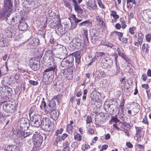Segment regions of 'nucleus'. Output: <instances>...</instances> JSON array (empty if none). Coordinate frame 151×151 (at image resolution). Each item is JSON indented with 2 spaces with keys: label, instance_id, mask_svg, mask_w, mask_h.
<instances>
[{
  "label": "nucleus",
  "instance_id": "1",
  "mask_svg": "<svg viewBox=\"0 0 151 151\" xmlns=\"http://www.w3.org/2000/svg\"><path fill=\"white\" fill-rule=\"evenodd\" d=\"M41 127L43 129L46 131L51 132L53 130L54 125L52 124L50 119L47 117H45L42 120Z\"/></svg>",
  "mask_w": 151,
  "mask_h": 151
},
{
  "label": "nucleus",
  "instance_id": "2",
  "mask_svg": "<svg viewBox=\"0 0 151 151\" xmlns=\"http://www.w3.org/2000/svg\"><path fill=\"white\" fill-rule=\"evenodd\" d=\"M109 104L107 102H106L104 104V109L106 112L109 111L110 112L114 111V109L116 108L117 101L116 100L110 99L109 101Z\"/></svg>",
  "mask_w": 151,
  "mask_h": 151
},
{
  "label": "nucleus",
  "instance_id": "3",
  "mask_svg": "<svg viewBox=\"0 0 151 151\" xmlns=\"http://www.w3.org/2000/svg\"><path fill=\"white\" fill-rule=\"evenodd\" d=\"M12 89L11 87H0V96L3 99L10 98Z\"/></svg>",
  "mask_w": 151,
  "mask_h": 151
},
{
  "label": "nucleus",
  "instance_id": "4",
  "mask_svg": "<svg viewBox=\"0 0 151 151\" xmlns=\"http://www.w3.org/2000/svg\"><path fill=\"white\" fill-rule=\"evenodd\" d=\"M3 108L4 110L7 113H12L15 110V105L10 103L9 101H4L3 102Z\"/></svg>",
  "mask_w": 151,
  "mask_h": 151
},
{
  "label": "nucleus",
  "instance_id": "5",
  "mask_svg": "<svg viewBox=\"0 0 151 151\" xmlns=\"http://www.w3.org/2000/svg\"><path fill=\"white\" fill-rule=\"evenodd\" d=\"M62 95L59 94L54 96L51 101H50L48 104V106L52 108V109H55L56 108V102L58 104L61 101Z\"/></svg>",
  "mask_w": 151,
  "mask_h": 151
},
{
  "label": "nucleus",
  "instance_id": "6",
  "mask_svg": "<svg viewBox=\"0 0 151 151\" xmlns=\"http://www.w3.org/2000/svg\"><path fill=\"white\" fill-rule=\"evenodd\" d=\"M74 61V58L72 55H69L65 57L61 61V66L62 67H65L71 65Z\"/></svg>",
  "mask_w": 151,
  "mask_h": 151
},
{
  "label": "nucleus",
  "instance_id": "7",
  "mask_svg": "<svg viewBox=\"0 0 151 151\" xmlns=\"http://www.w3.org/2000/svg\"><path fill=\"white\" fill-rule=\"evenodd\" d=\"M19 128L22 131L27 130L29 126V120L25 118H22L19 122Z\"/></svg>",
  "mask_w": 151,
  "mask_h": 151
},
{
  "label": "nucleus",
  "instance_id": "8",
  "mask_svg": "<svg viewBox=\"0 0 151 151\" xmlns=\"http://www.w3.org/2000/svg\"><path fill=\"white\" fill-rule=\"evenodd\" d=\"M106 114V113L102 112L96 115L95 117V122L96 124H102L104 122L107 118Z\"/></svg>",
  "mask_w": 151,
  "mask_h": 151
},
{
  "label": "nucleus",
  "instance_id": "9",
  "mask_svg": "<svg viewBox=\"0 0 151 151\" xmlns=\"http://www.w3.org/2000/svg\"><path fill=\"white\" fill-rule=\"evenodd\" d=\"M61 72L64 76H65L66 78L68 80H70L73 78V70L71 67H68L63 70H62Z\"/></svg>",
  "mask_w": 151,
  "mask_h": 151
},
{
  "label": "nucleus",
  "instance_id": "10",
  "mask_svg": "<svg viewBox=\"0 0 151 151\" xmlns=\"http://www.w3.org/2000/svg\"><path fill=\"white\" fill-rule=\"evenodd\" d=\"M33 142L34 145L36 147H40L43 141V137L38 134L34 135L33 136Z\"/></svg>",
  "mask_w": 151,
  "mask_h": 151
},
{
  "label": "nucleus",
  "instance_id": "11",
  "mask_svg": "<svg viewBox=\"0 0 151 151\" xmlns=\"http://www.w3.org/2000/svg\"><path fill=\"white\" fill-rule=\"evenodd\" d=\"M142 16V19L146 22L151 24V10H144Z\"/></svg>",
  "mask_w": 151,
  "mask_h": 151
},
{
  "label": "nucleus",
  "instance_id": "12",
  "mask_svg": "<svg viewBox=\"0 0 151 151\" xmlns=\"http://www.w3.org/2000/svg\"><path fill=\"white\" fill-rule=\"evenodd\" d=\"M12 13V12H9L3 8L2 10L0 13V20L5 19L7 22Z\"/></svg>",
  "mask_w": 151,
  "mask_h": 151
},
{
  "label": "nucleus",
  "instance_id": "13",
  "mask_svg": "<svg viewBox=\"0 0 151 151\" xmlns=\"http://www.w3.org/2000/svg\"><path fill=\"white\" fill-rule=\"evenodd\" d=\"M29 65L34 70H37L39 69V62L35 58H32L29 60Z\"/></svg>",
  "mask_w": 151,
  "mask_h": 151
},
{
  "label": "nucleus",
  "instance_id": "14",
  "mask_svg": "<svg viewBox=\"0 0 151 151\" xmlns=\"http://www.w3.org/2000/svg\"><path fill=\"white\" fill-rule=\"evenodd\" d=\"M57 66L54 65L44 70V73L43 75L50 78L54 74V72Z\"/></svg>",
  "mask_w": 151,
  "mask_h": 151
},
{
  "label": "nucleus",
  "instance_id": "15",
  "mask_svg": "<svg viewBox=\"0 0 151 151\" xmlns=\"http://www.w3.org/2000/svg\"><path fill=\"white\" fill-rule=\"evenodd\" d=\"M16 34L15 27L13 26H9L7 27L6 30L5 35L8 37H12Z\"/></svg>",
  "mask_w": 151,
  "mask_h": 151
},
{
  "label": "nucleus",
  "instance_id": "16",
  "mask_svg": "<svg viewBox=\"0 0 151 151\" xmlns=\"http://www.w3.org/2000/svg\"><path fill=\"white\" fill-rule=\"evenodd\" d=\"M13 0H4L3 8L9 12H12Z\"/></svg>",
  "mask_w": 151,
  "mask_h": 151
},
{
  "label": "nucleus",
  "instance_id": "17",
  "mask_svg": "<svg viewBox=\"0 0 151 151\" xmlns=\"http://www.w3.org/2000/svg\"><path fill=\"white\" fill-rule=\"evenodd\" d=\"M20 22L18 17L15 16L12 17H9L7 22L9 24L12 26Z\"/></svg>",
  "mask_w": 151,
  "mask_h": 151
},
{
  "label": "nucleus",
  "instance_id": "18",
  "mask_svg": "<svg viewBox=\"0 0 151 151\" xmlns=\"http://www.w3.org/2000/svg\"><path fill=\"white\" fill-rule=\"evenodd\" d=\"M101 63L103 68H107L110 67V64L112 63V60L108 58L106 59L103 58L102 59Z\"/></svg>",
  "mask_w": 151,
  "mask_h": 151
},
{
  "label": "nucleus",
  "instance_id": "19",
  "mask_svg": "<svg viewBox=\"0 0 151 151\" xmlns=\"http://www.w3.org/2000/svg\"><path fill=\"white\" fill-rule=\"evenodd\" d=\"M81 52L79 51H76L70 55H73V57L74 56L76 59V66H78L79 63H80L81 58Z\"/></svg>",
  "mask_w": 151,
  "mask_h": 151
},
{
  "label": "nucleus",
  "instance_id": "20",
  "mask_svg": "<svg viewBox=\"0 0 151 151\" xmlns=\"http://www.w3.org/2000/svg\"><path fill=\"white\" fill-rule=\"evenodd\" d=\"M86 5L87 8L91 10H96L97 9L95 0H94L93 2L91 1L89 2H87Z\"/></svg>",
  "mask_w": 151,
  "mask_h": 151
},
{
  "label": "nucleus",
  "instance_id": "21",
  "mask_svg": "<svg viewBox=\"0 0 151 151\" xmlns=\"http://www.w3.org/2000/svg\"><path fill=\"white\" fill-rule=\"evenodd\" d=\"M72 42L74 46H76V47L78 48L82 47H84V46H86L84 43H82L81 40L79 38H74L72 41Z\"/></svg>",
  "mask_w": 151,
  "mask_h": 151
},
{
  "label": "nucleus",
  "instance_id": "22",
  "mask_svg": "<svg viewBox=\"0 0 151 151\" xmlns=\"http://www.w3.org/2000/svg\"><path fill=\"white\" fill-rule=\"evenodd\" d=\"M8 40L3 37L0 34V47H3L7 46L8 45Z\"/></svg>",
  "mask_w": 151,
  "mask_h": 151
},
{
  "label": "nucleus",
  "instance_id": "23",
  "mask_svg": "<svg viewBox=\"0 0 151 151\" xmlns=\"http://www.w3.org/2000/svg\"><path fill=\"white\" fill-rule=\"evenodd\" d=\"M95 30H92L90 32L91 37V41L93 43H94L98 40L99 37L97 34L95 33Z\"/></svg>",
  "mask_w": 151,
  "mask_h": 151
},
{
  "label": "nucleus",
  "instance_id": "24",
  "mask_svg": "<svg viewBox=\"0 0 151 151\" xmlns=\"http://www.w3.org/2000/svg\"><path fill=\"white\" fill-rule=\"evenodd\" d=\"M59 111L54 109L52 110L50 113V115L51 117L54 120H57L59 116Z\"/></svg>",
  "mask_w": 151,
  "mask_h": 151
},
{
  "label": "nucleus",
  "instance_id": "25",
  "mask_svg": "<svg viewBox=\"0 0 151 151\" xmlns=\"http://www.w3.org/2000/svg\"><path fill=\"white\" fill-rule=\"evenodd\" d=\"M96 19L97 22L101 27L104 29L106 28L105 23L103 19V18L99 16L96 17Z\"/></svg>",
  "mask_w": 151,
  "mask_h": 151
},
{
  "label": "nucleus",
  "instance_id": "26",
  "mask_svg": "<svg viewBox=\"0 0 151 151\" xmlns=\"http://www.w3.org/2000/svg\"><path fill=\"white\" fill-rule=\"evenodd\" d=\"M2 83L4 86V87H5L6 88L10 87V86H11V83L8 77H4L2 80Z\"/></svg>",
  "mask_w": 151,
  "mask_h": 151
},
{
  "label": "nucleus",
  "instance_id": "27",
  "mask_svg": "<svg viewBox=\"0 0 151 151\" xmlns=\"http://www.w3.org/2000/svg\"><path fill=\"white\" fill-rule=\"evenodd\" d=\"M41 118L42 116L40 115L37 114H34L30 119V122H34L35 123L37 121L41 120Z\"/></svg>",
  "mask_w": 151,
  "mask_h": 151
},
{
  "label": "nucleus",
  "instance_id": "28",
  "mask_svg": "<svg viewBox=\"0 0 151 151\" xmlns=\"http://www.w3.org/2000/svg\"><path fill=\"white\" fill-rule=\"evenodd\" d=\"M20 24L19 25L18 27L20 30L22 31L26 30L27 29V24L26 22L21 23L19 22Z\"/></svg>",
  "mask_w": 151,
  "mask_h": 151
},
{
  "label": "nucleus",
  "instance_id": "29",
  "mask_svg": "<svg viewBox=\"0 0 151 151\" xmlns=\"http://www.w3.org/2000/svg\"><path fill=\"white\" fill-rule=\"evenodd\" d=\"M75 11L79 15L83 14V9L81 8L80 5H78L74 7Z\"/></svg>",
  "mask_w": 151,
  "mask_h": 151
},
{
  "label": "nucleus",
  "instance_id": "30",
  "mask_svg": "<svg viewBox=\"0 0 151 151\" xmlns=\"http://www.w3.org/2000/svg\"><path fill=\"white\" fill-rule=\"evenodd\" d=\"M135 127L136 131V136L137 137V140L140 141L141 140L140 133L141 132L142 128L141 127Z\"/></svg>",
  "mask_w": 151,
  "mask_h": 151
},
{
  "label": "nucleus",
  "instance_id": "31",
  "mask_svg": "<svg viewBox=\"0 0 151 151\" xmlns=\"http://www.w3.org/2000/svg\"><path fill=\"white\" fill-rule=\"evenodd\" d=\"M24 131L21 130L20 128L19 130L17 129L16 130H14L13 133L14 134L16 135L19 138H23L22 136L23 134L22 133H23Z\"/></svg>",
  "mask_w": 151,
  "mask_h": 151
},
{
  "label": "nucleus",
  "instance_id": "32",
  "mask_svg": "<svg viewBox=\"0 0 151 151\" xmlns=\"http://www.w3.org/2000/svg\"><path fill=\"white\" fill-rule=\"evenodd\" d=\"M80 26H85L86 27H89L91 25V22L89 20L84 21L79 24Z\"/></svg>",
  "mask_w": 151,
  "mask_h": 151
},
{
  "label": "nucleus",
  "instance_id": "33",
  "mask_svg": "<svg viewBox=\"0 0 151 151\" xmlns=\"http://www.w3.org/2000/svg\"><path fill=\"white\" fill-rule=\"evenodd\" d=\"M50 78V77L43 75L42 79V81L43 83L45 85L50 84L51 82Z\"/></svg>",
  "mask_w": 151,
  "mask_h": 151
},
{
  "label": "nucleus",
  "instance_id": "34",
  "mask_svg": "<svg viewBox=\"0 0 151 151\" xmlns=\"http://www.w3.org/2000/svg\"><path fill=\"white\" fill-rule=\"evenodd\" d=\"M88 34V30H83V35L86 39V40H85L84 42V45L85 46H87L89 43Z\"/></svg>",
  "mask_w": 151,
  "mask_h": 151
},
{
  "label": "nucleus",
  "instance_id": "35",
  "mask_svg": "<svg viewBox=\"0 0 151 151\" xmlns=\"http://www.w3.org/2000/svg\"><path fill=\"white\" fill-rule=\"evenodd\" d=\"M115 34H116L117 35V36H118L119 40L120 41H121L122 38L123 36V33L120 32H119L116 31H115L113 32H111V36H113Z\"/></svg>",
  "mask_w": 151,
  "mask_h": 151
},
{
  "label": "nucleus",
  "instance_id": "36",
  "mask_svg": "<svg viewBox=\"0 0 151 151\" xmlns=\"http://www.w3.org/2000/svg\"><path fill=\"white\" fill-rule=\"evenodd\" d=\"M97 91H93L91 95V99L93 101H97L98 99L99 96L96 95Z\"/></svg>",
  "mask_w": 151,
  "mask_h": 151
},
{
  "label": "nucleus",
  "instance_id": "37",
  "mask_svg": "<svg viewBox=\"0 0 151 151\" xmlns=\"http://www.w3.org/2000/svg\"><path fill=\"white\" fill-rule=\"evenodd\" d=\"M42 120L39 121H37L36 122H31V125L33 127H38L40 126H42Z\"/></svg>",
  "mask_w": 151,
  "mask_h": 151
},
{
  "label": "nucleus",
  "instance_id": "38",
  "mask_svg": "<svg viewBox=\"0 0 151 151\" xmlns=\"http://www.w3.org/2000/svg\"><path fill=\"white\" fill-rule=\"evenodd\" d=\"M138 38L137 39V41H139L140 43H142L143 40L144 38V35L141 33H139L137 35Z\"/></svg>",
  "mask_w": 151,
  "mask_h": 151
},
{
  "label": "nucleus",
  "instance_id": "39",
  "mask_svg": "<svg viewBox=\"0 0 151 151\" xmlns=\"http://www.w3.org/2000/svg\"><path fill=\"white\" fill-rule=\"evenodd\" d=\"M4 123H5V125H6L10 122H12V117L11 116H7L4 120Z\"/></svg>",
  "mask_w": 151,
  "mask_h": 151
},
{
  "label": "nucleus",
  "instance_id": "40",
  "mask_svg": "<svg viewBox=\"0 0 151 151\" xmlns=\"http://www.w3.org/2000/svg\"><path fill=\"white\" fill-rule=\"evenodd\" d=\"M61 141L62 140L61 138V137L60 136H57L55 138L53 144L55 146H57L58 142Z\"/></svg>",
  "mask_w": 151,
  "mask_h": 151
},
{
  "label": "nucleus",
  "instance_id": "41",
  "mask_svg": "<svg viewBox=\"0 0 151 151\" xmlns=\"http://www.w3.org/2000/svg\"><path fill=\"white\" fill-rule=\"evenodd\" d=\"M117 51L119 55L121 56L122 58V57H123L125 55L124 54V51L122 49L118 48L117 49Z\"/></svg>",
  "mask_w": 151,
  "mask_h": 151
},
{
  "label": "nucleus",
  "instance_id": "42",
  "mask_svg": "<svg viewBox=\"0 0 151 151\" xmlns=\"http://www.w3.org/2000/svg\"><path fill=\"white\" fill-rule=\"evenodd\" d=\"M21 76L19 74H16L14 78L16 81L17 83H20L21 82V80L20 79Z\"/></svg>",
  "mask_w": 151,
  "mask_h": 151
},
{
  "label": "nucleus",
  "instance_id": "43",
  "mask_svg": "<svg viewBox=\"0 0 151 151\" xmlns=\"http://www.w3.org/2000/svg\"><path fill=\"white\" fill-rule=\"evenodd\" d=\"M53 110L54 109H52V108L48 106L44 109L45 112L46 114H48V113L50 114L52 110Z\"/></svg>",
  "mask_w": 151,
  "mask_h": 151
},
{
  "label": "nucleus",
  "instance_id": "44",
  "mask_svg": "<svg viewBox=\"0 0 151 151\" xmlns=\"http://www.w3.org/2000/svg\"><path fill=\"white\" fill-rule=\"evenodd\" d=\"M120 22L122 26V28L123 29L127 27V25L125 24V22L123 18H120Z\"/></svg>",
  "mask_w": 151,
  "mask_h": 151
},
{
  "label": "nucleus",
  "instance_id": "45",
  "mask_svg": "<svg viewBox=\"0 0 151 151\" xmlns=\"http://www.w3.org/2000/svg\"><path fill=\"white\" fill-rule=\"evenodd\" d=\"M73 128V126L70 124H68L67 126V130L69 133L72 132V130Z\"/></svg>",
  "mask_w": 151,
  "mask_h": 151
},
{
  "label": "nucleus",
  "instance_id": "46",
  "mask_svg": "<svg viewBox=\"0 0 151 151\" xmlns=\"http://www.w3.org/2000/svg\"><path fill=\"white\" fill-rule=\"evenodd\" d=\"M36 108L35 106H33L30 108L29 112V115L30 116L31 115L33 112L36 111Z\"/></svg>",
  "mask_w": 151,
  "mask_h": 151
},
{
  "label": "nucleus",
  "instance_id": "47",
  "mask_svg": "<svg viewBox=\"0 0 151 151\" xmlns=\"http://www.w3.org/2000/svg\"><path fill=\"white\" fill-rule=\"evenodd\" d=\"M105 55V54L104 52H97L95 54V55L97 58L99 57H102L104 56Z\"/></svg>",
  "mask_w": 151,
  "mask_h": 151
},
{
  "label": "nucleus",
  "instance_id": "48",
  "mask_svg": "<svg viewBox=\"0 0 151 151\" xmlns=\"http://www.w3.org/2000/svg\"><path fill=\"white\" fill-rule=\"evenodd\" d=\"M98 2V4L99 6L103 9H105V7L104 4L102 3V1L101 0H97Z\"/></svg>",
  "mask_w": 151,
  "mask_h": 151
},
{
  "label": "nucleus",
  "instance_id": "49",
  "mask_svg": "<svg viewBox=\"0 0 151 151\" xmlns=\"http://www.w3.org/2000/svg\"><path fill=\"white\" fill-rule=\"evenodd\" d=\"M86 123L87 124H90L92 122V119L90 116H88L86 120Z\"/></svg>",
  "mask_w": 151,
  "mask_h": 151
},
{
  "label": "nucleus",
  "instance_id": "50",
  "mask_svg": "<svg viewBox=\"0 0 151 151\" xmlns=\"http://www.w3.org/2000/svg\"><path fill=\"white\" fill-rule=\"evenodd\" d=\"M64 5L68 8H69L70 7V2L67 0H63Z\"/></svg>",
  "mask_w": 151,
  "mask_h": 151
},
{
  "label": "nucleus",
  "instance_id": "51",
  "mask_svg": "<svg viewBox=\"0 0 151 151\" xmlns=\"http://www.w3.org/2000/svg\"><path fill=\"white\" fill-rule=\"evenodd\" d=\"M12 145H6L4 148L5 151H11V149L12 148Z\"/></svg>",
  "mask_w": 151,
  "mask_h": 151
},
{
  "label": "nucleus",
  "instance_id": "52",
  "mask_svg": "<svg viewBox=\"0 0 151 151\" xmlns=\"http://www.w3.org/2000/svg\"><path fill=\"white\" fill-rule=\"evenodd\" d=\"M136 30V27H132L130 28L129 29V32L130 34L132 35L134 34V31Z\"/></svg>",
  "mask_w": 151,
  "mask_h": 151
},
{
  "label": "nucleus",
  "instance_id": "53",
  "mask_svg": "<svg viewBox=\"0 0 151 151\" xmlns=\"http://www.w3.org/2000/svg\"><path fill=\"white\" fill-rule=\"evenodd\" d=\"M74 139L76 140L80 141L81 140L82 137L81 135L78 134L75 136Z\"/></svg>",
  "mask_w": 151,
  "mask_h": 151
},
{
  "label": "nucleus",
  "instance_id": "54",
  "mask_svg": "<svg viewBox=\"0 0 151 151\" xmlns=\"http://www.w3.org/2000/svg\"><path fill=\"white\" fill-rule=\"evenodd\" d=\"M63 130V129L62 128H60V129L57 130L55 133V135L57 136L59 134H61Z\"/></svg>",
  "mask_w": 151,
  "mask_h": 151
},
{
  "label": "nucleus",
  "instance_id": "55",
  "mask_svg": "<svg viewBox=\"0 0 151 151\" xmlns=\"http://www.w3.org/2000/svg\"><path fill=\"white\" fill-rule=\"evenodd\" d=\"M11 151H19V148L16 145H12Z\"/></svg>",
  "mask_w": 151,
  "mask_h": 151
},
{
  "label": "nucleus",
  "instance_id": "56",
  "mask_svg": "<svg viewBox=\"0 0 151 151\" xmlns=\"http://www.w3.org/2000/svg\"><path fill=\"white\" fill-rule=\"evenodd\" d=\"M29 82L30 84L33 86L36 85L38 84V82L32 80H29Z\"/></svg>",
  "mask_w": 151,
  "mask_h": 151
},
{
  "label": "nucleus",
  "instance_id": "57",
  "mask_svg": "<svg viewBox=\"0 0 151 151\" xmlns=\"http://www.w3.org/2000/svg\"><path fill=\"white\" fill-rule=\"evenodd\" d=\"M151 35L150 34H148L147 35L145 36L146 40L148 42H150V41Z\"/></svg>",
  "mask_w": 151,
  "mask_h": 151
},
{
  "label": "nucleus",
  "instance_id": "58",
  "mask_svg": "<svg viewBox=\"0 0 151 151\" xmlns=\"http://www.w3.org/2000/svg\"><path fill=\"white\" fill-rule=\"evenodd\" d=\"M142 122L144 124L148 125V122L146 116H145L144 118L143 119V120Z\"/></svg>",
  "mask_w": 151,
  "mask_h": 151
},
{
  "label": "nucleus",
  "instance_id": "59",
  "mask_svg": "<svg viewBox=\"0 0 151 151\" xmlns=\"http://www.w3.org/2000/svg\"><path fill=\"white\" fill-rule=\"evenodd\" d=\"M48 59V57L47 55L45 53L43 58V60L44 61L45 63H47V60Z\"/></svg>",
  "mask_w": 151,
  "mask_h": 151
},
{
  "label": "nucleus",
  "instance_id": "60",
  "mask_svg": "<svg viewBox=\"0 0 151 151\" xmlns=\"http://www.w3.org/2000/svg\"><path fill=\"white\" fill-rule=\"evenodd\" d=\"M23 136H22L23 138H25L29 135V133H28L27 132H25V131H23Z\"/></svg>",
  "mask_w": 151,
  "mask_h": 151
},
{
  "label": "nucleus",
  "instance_id": "61",
  "mask_svg": "<svg viewBox=\"0 0 151 151\" xmlns=\"http://www.w3.org/2000/svg\"><path fill=\"white\" fill-rule=\"evenodd\" d=\"M68 136V134L66 133L63 134L61 137V139L62 140H64Z\"/></svg>",
  "mask_w": 151,
  "mask_h": 151
},
{
  "label": "nucleus",
  "instance_id": "62",
  "mask_svg": "<svg viewBox=\"0 0 151 151\" xmlns=\"http://www.w3.org/2000/svg\"><path fill=\"white\" fill-rule=\"evenodd\" d=\"M97 58L96 56V55H95L92 58L91 61L90 62L89 64H91L93 62H94L97 59Z\"/></svg>",
  "mask_w": 151,
  "mask_h": 151
},
{
  "label": "nucleus",
  "instance_id": "63",
  "mask_svg": "<svg viewBox=\"0 0 151 151\" xmlns=\"http://www.w3.org/2000/svg\"><path fill=\"white\" fill-rule=\"evenodd\" d=\"M74 17H75V22L76 23H77L79 22H80L82 21V19H78L76 17V16L75 15H73Z\"/></svg>",
  "mask_w": 151,
  "mask_h": 151
},
{
  "label": "nucleus",
  "instance_id": "64",
  "mask_svg": "<svg viewBox=\"0 0 151 151\" xmlns=\"http://www.w3.org/2000/svg\"><path fill=\"white\" fill-rule=\"evenodd\" d=\"M115 27L116 28L118 29H120L122 27L120 24L119 23L116 24H115Z\"/></svg>",
  "mask_w": 151,
  "mask_h": 151
}]
</instances>
